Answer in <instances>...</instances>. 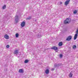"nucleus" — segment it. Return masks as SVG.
<instances>
[{"label":"nucleus","instance_id":"nucleus-3","mask_svg":"<svg viewBox=\"0 0 78 78\" xmlns=\"http://www.w3.org/2000/svg\"><path fill=\"white\" fill-rule=\"evenodd\" d=\"M15 20L16 22V23H17L19 21V16H15Z\"/></svg>","mask_w":78,"mask_h":78},{"label":"nucleus","instance_id":"nucleus-9","mask_svg":"<svg viewBox=\"0 0 78 78\" xmlns=\"http://www.w3.org/2000/svg\"><path fill=\"white\" fill-rule=\"evenodd\" d=\"M25 22H23L21 24V26L22 27H25Z\"/></svg>","mask_w":78,"mask_h":78},{"label":"nucleus","instance_id":"nucleus-21","mask_svg":"<svg viewBox=\"0 0 78 78\" xmlns=\"http://www.w3.org/2000/svg\"><path fill=\"white\" fill-rule=\"evenodd\" d=\"M6 6L5 5L3 6L2 9H5L6 8Z\"/></svg>","mask_w":78,"mask_h":78},{"label":"nucleus","instance_id":"nucleus-14","mask_svg":"<svg viewBox=\"0 0 78 78\" xmlns=\"http://www.w3.org/2000/svg\"><path fill=\"white\" fill-rule=\"evenodd\" d=\"M18 53H19L18 50H16L14 51V54H16V55H17Z\"/></svg>","mask_w":78,"mask_h":78},{"label":"nucleus","instance_id":"nucleus-19","mask_svg":"<svg viewBox=\"0 0 78 78\" xmlns=\"http://www.w3.org/2000/svg\"><path fill=\"white\" fill-rule=\"evenodd\" d=\"M31 18V16H30L28 18H27V20H30Z\"/></svg>","mask_w":78,"mask_h":78},{"label":"nucleus","instance_id":"nucleus-7","mask_svg":"<svg viewBox=\"0 0 78 78\" xmlns=\"http://www.w3.org/2000/svg\"><path fill=\"white\" fill-rule=\"evenodd\" d=\"M70 0H67L65 2V4L66 6H67L69 4V2H70Z\"/></svg>","mask_w":78,"mask_h":78},{"label":"nucleus","instance_id":"nucleus-1","mask_svg":"<svg viewBox=\"0 0 78 78\" xmlns=\"http://www.w3.org/2000/svg\"><path fill=\"white\" fill-rule=\"evenodd\" d=\"M70 22V19L67 18L64 21V24H68Z\"/></svg>","mask_w":78,"mask_h":78},{"label":"nucleus","instance_id":"nucleus-10","mask_svg":"<svg viewBox=\"0 0 78 78\" xmlns=\"http://www.w3.org/2000/svg\"><path fill=\"white\" fill-rule=\"evenodd\" d=\"M19 73H23L24 72V71L23 70V69H20L19 70Z\"/></svg>","mask_w":78,"mask_h":78},{"label":"nucleus","instance_id":"nucleus-6","mask_svg":"<svg viewBox=\"0 0 78 78\" xmlns=\"http://www.w3.org/2000/svg\"><path fill=\"white\" fill-rule=\"evenodd\" d=\"M4 38H5V39H9V36H8L7 34H6L4 35Z\"/></svg>","mask_w":78,"mask_h":78},{"label":"nucleus","instance_id":"nucleus-16","mask_svg":"<svg viewBox=\"0 0 78 78\" xmlns=\"http://www.w3.org/2000/svg\"><path fill=\"white\" fill-rule=\"evenodd\" d=\"M76 48V45H74L73 46V49H75Z\"/></svg>","mask_w":78,"mask_h":78},{"label":"nucleus","instance_id":"nucleus-27","mask_svg":"<svg viewBox=\"0 0 78 78\" xmlns=\"http://www.w3.org/2000/svg\"><path fill=\"white\" fill-rule=\"evenodd\" d=\"M55 52H58V51H55Z\"/></svg>","mask_w":78,"mask_h":78},{"label":"nucleus","instance_id":"nucleus-5","mask_svg":"<svg viewBox=\"0 0 78 78\" xmlns=\"http://www.w3.org/2000/svg\"><path fill=\"white\" fill-rule=\"evenodd\" d=\"M61 65V63L60 64H55L54 65V66L55 67H58Z\"/></svg>","mask_w":78,"mask_h":78},{"label":"nucleus","instance_id":"nucleus-20","mask_svg":"<svg viewBox=\"0 0 78 78\" xmlns=\"http://www.w3.org/2000/svg\"><path fill=\"white\" fill-rule=\"evenodd\" d=\"M77 13V11L76 10H75L74 12H73V14H76Z\"/></svg>","mask_w":78,"mask_h":78},{"label":"nucleus","instance_id":"nucleus-8","mask_svg":"<svg viewBox=\"0 0 78 78\" xmlns=\"http://www.w3.org/2000/svg\"><path fill=\"white\" fill-rule=\"evenodd\" d=\"M51 49L52 50H58V48L56 46H54L53 47L51 48Z\"/></svg>","mask_w":78,"mask_h":78},{"label":"nucleus","instance_id":"nucleus-11","mask_svg":"<svg viewBox=\"0 0 78 78\" xmlns=\"http://www.w3.org/2000/svg\"><path fill=\"white\" fill-rule=\"evenodd\" d=\"M73 76V74H72V71L69 74V77H72Z\"/></svg>","mask_w":78,"mask_h":78},{"label":"nucleus","instance_id":"nucleus-24","mask_svg":"<svg viewBox=\"0 0 78 78\" xmlns=\"http://www.w3.org/2000/svg\"><path fill=\"white\" fill-rule=\"evenodd\" d=\"M6 48H9V46L8 45L6 46Z\"/></svg>","mask_w":78,"mask_h":78},{"label":"nucleus","instance_id":"nucleus-2","mask_svg":"<svg viewBox=\"0 0 78 78\" xmlns=\"http://www.w3.org/2000/svg\"><path fill=\"white\" fill-rule=\"evenodd\" d=\"M76 34L75 35L74 39V40H76V38H77V37H78V28L77 29L76 31Z\"/></svg>","mask_w":78,"mask_h":78},{"label":"nucleus","instance_id":"nucleus-12","mask_svg":"<svg viewBox=\"0 0 78 78\" xmlns=\"http://www.w3.org/2000/svg\"><path fill=\"white\" fill-rule=\"evenodd\" d=\"M49 72H50V71H49V69H47L46 70L45 72L46 74H48L49 73Z\"/></svg>","mask_w":78,"mask_h":78},{"label":"nucleus","instance_id":"nucleus-13","mask_svg":"<svg viewBox=\"0 0 78 78\" xmlns=\"http://www.w3.org/2000/svg\"><path fill=\"white\" fill-rule=\"evenodd\" d=\"M40 34L41 33H39L37 35V36L38 38H39V37H41V35Z\"/></svg>","mask_w":78,"mask_h":78},{"label":"nucleus","instance_id":"nucleus-25","mask_svg":"<svg viewBox=\"0 0 78 78\" xmlns=\"http://www.w3.org/2000/svg\"><path fill=\"white\" fill-rule=\"evenodd\" d=\"M59 4L60 5H62V2H59Z\"/></svg>","mask_w":78,"mask_h":78},{"label":"nucleus","instance_id":"nucleus-18","mask_svg":"<svg viewBox=\"0 0 78 78\" xmlns=\"http://www.w3.org/2000/svg\"><path fill=\"white\" fill-rule=\"evenodd\" d=\"M16 37H19V34L16 33Z\"/></svg>","mask_w":78,"mask_h":78},{"label":"nucleus","instance_id":"nucleus-22","mask_svg":"<svg viewBox=\"0 0 78 78\" xmlns=\"http://www.w3.org/2000/svg\"><path fill=\"white\" fill-rule=\"evenodd\" d=\"M16 56H17V57H18V58H19V57H20V55L19 54H16Z\"/></svg>","mask_w":78,"mask_h":78},{"label":"nucleus","instance_id":"nucleus-26","mask_svg":"<svg viewBox=\"0 0 78 78\" xmlns=\"http://www.w3.org/2000/svg\"><path fill=\"white\" fill-rule=\"evenodd\" d=\"M55 70V69H53V68H52V70Z\"/></svg>","mask_w":78,"mask_h":78},{"label":"nucleus","instance_id":"nucleus-23","mask_svg":"<svg viewBox=\"0 0 78 78\" xmlns=\"http://www.w3.org/2000/svg\"><path fill=\"white\" fill-rule=\"evenodd\" d=\"M62 56H63V55H62L61 54H60V58H62Z\"/></svg>","mask_w":78,"mask_h":78},{"label":"nucleus","instance_id":"nucleus-15","mask_svg":"<svg viewBox=\"0 0 78 78\" xmlns=\"http://www.w3.org/2000/svg\"><path fill=\"white\" fill-rule=\"evenodd\" d=\"M58 45L59 46H62V42H60L58 44Z\"/></svg>","mask_w":78,"mask_h":78},{"label":"nucleus","instance_id":"nucleus-4","mask_svg":"<svg viewBox=\"0 0 78 78\" xmlns=\"http://www.w3.org/2000/svg\"><path fill=\"white\" fill-rule=\"evenodd\" d=\"M72 36L69 35L68 37L66 38V41H69L72 39Z\"/></svg>","mask_w":78,"mask_h":78},{"label":"nucleus","instance_id":"nucleus-17","mask_svg":"<svg viewBox=\"0 0 78 78\" xmlns=\"http://www.w3.org/2000/svg\"><path fill=\"white\" fill-rule=\"evenodd\" d=\"M27 62H28V60H26L24 61V63H27Z\"/></svg>","mask_w":78,"mask_h":78}]
</instances>
